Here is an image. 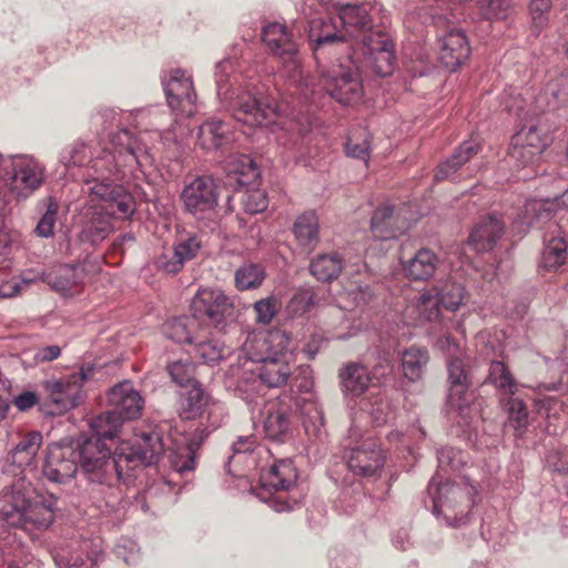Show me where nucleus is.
<instances>
[{"instance_id": "obj_1", "label": "nucleus", "mask_w": 568, "mask_h": 568, "mask_svg": "<svg viewBox=\"0 0 568 568\" xmlns=\"http://www.w3.org/2000/svg\"><path fill=\"white\" fill-rule=\"evenodd\" d=\"M111 142L113 151L95 159L92 166L100 176L85 180L83 187L87 200L81 210L82 230L79 237L93 245L113 231L114 219H126L135 210L132 195L121 185L106 182L104 174L115 175L121 168H142L150 162L145 144L128 130L116 132Z\"/></svg>"}, {"instance_id": "obj_2", "label": "nucleus", "mask_w": 568, "mask_h": 568, "mask_svg": "<svg viewBox=\"0 0 568 568\" xmlns=\"http://www.w3.org/2000/svg\"><path fill=\"white\" fill-rule=\"evenodd\" d=\"M164 452L158 433L143 434L135 444L123 443L111 455V449L99 439H84L79 445L81 468L91 484L113 487L139 465L155 464Z\"/></svg>"}, {"instance_id": "obj_3", "label": "nucleus", "mask_w": 568, "mask_h": 568, "mask_svg": "<svg viewBox=\"0 0 568 568\" xmlns=\"http://www.w3.org/2000/svg\"><path fill=\"white\" fill-rule=\"evenodd\" d=\"M6 178L0 179V215L11 209L13 202L27 200L44 182L43 166L31 156L8 158Z\"/></svg>"}, {"instance_id": "obj_4", "label": "nucleus", "mask_w": 568, "mask_h": 568, "mask_svg": "<svg viewBox=\"0 0 568 568\" xmlns=\"http://www.w3.org/2000/svg\"><path fill=\"white\" fill-rule=\"evenodd\" d=\"M217 95L225 102V108L237 122L251 128L273 123L276 114L275 106L264 103L251 89H230L219 80Z\"/></svg>"}, {"instance_id": "obj_5", "label": "nucleus", "mask_w": 568, "mask_h": 568, "mask_svg": "<svg viewBox=\"0 0 568 568\" xmlns=\"http://www.w3.org/2000/svg\"><path fill=\"white\" fill-rule=\"evenodd\" d=\"M428 491L433 497L434 511L443 515L448 525L460 527L468 521L470 509L475 504L474 487L457 486L449 481L437 484L433 478Z\"/></svg>"}, {"instance_id": "obj_6", "label": "nucleus", "mask_w": 568, "mask_h": 568, "mask_svg": "<svg viewBox=\"0 0 568 568\" xmlns=\"http://www.w3.org/2000/svg\"><path fill=\"white\" fill-rule=\"evenodd\" d=\"M297 480V471L291 460H278L261 475L260 491L257 494L263 500L268 501L276 511H285L293 508L291 501L296 505L297 499L287 496L294 490Z\"/></svg>"}, {"instance_id": "obj_7", "label": "nucleus", "mask_w": 568, "mask_h": 568, "mask_svg": "<svg viewBox=\"0 0 568 568\" xmlns=\"http://www.w3.org/2000/svg\"><path fill=\"white\" fill-rule=\"evenodd\" d=\"M0 500L1 515L12 519L13 524L32 521L38 527H49L53 521V513L44 505H32L30 491L26 490L22 481L14 483L2 490Z\"/></svg>"}, {"instance_id": "obj_8", "label": "nucleus", "mask_w": 568, "mask_h": 568, "mask_svg": "<svg viewBox=\"0 0 568 568\" xmlns=\"http://www.w3.org/2000/svg\"><path fill=\"white\" fill-rule=\"evenodd\" d=\"M448 372V406L459 417L458 423L469 426L477 417L478 410L475 406V393L469 389L470 382L465 369L464 362L459 357L447 361Z\"/></svg>"}, {"instance_id": "obj_9", "label": "nucleus", "mask_w": 568, "mask_h": 568, "mask_svg": "<svg viewBox=\"0 0 568 568\" xmlns=\"http://www.w3.org/2000/svg\"><path fill=\"white\" fill-rule=\"evenodd\" d=\"M321 81L325 91L339 103L351 104L361 99L359 71L353 60L333 64L329 70L322 71Z\"/></svg>"}, {"instance_id": "obj_10", "label": "nucleus", "mask_w": 568, "mask_h": 568, "mask_svg": "<svg viewBox=\"0 0 568 568\" xmlns=\"http://www.w3.org/2000/svg\"><path fill=\"white\" fill-rule=\"evenodd\" d=\"M90 372V368L81 367L79 372L67 377L44 383L48 400L52 407L51 414L60 415L80 405L84 398L83 385Z\"/></svg>"}, {"instance_id": "obj_11", "label": "nucleus", "mask_w": 568, "mask_h": 568, "mask_svg": "<svg viewBox=\"0 0 568 568\" xmlns=\"http://www.w3.org/2000/svg\"><path fill=\"white\" fill-rule=\"evenodd\" d=\"M191 308L195 318H207L214 326L234 318V303L220 288H200L192 300Z\"/></svg>"}, {"instance_id": "obj_12", "label": "nucleus", "mask_w": 568, "mask_h": 568, "mask_svg": "<svg viewBox=\"0 0 568 568\" xmlns=\"http://www.w3.org/2000/svg\"><path fill=\"white\" fill-rule=\"evenodd\" d=\"M79 452L71 445L52 443L47 447L42 466L44 477L55 484H67L78 473Z\"/></svg>"}, {"instance_id": "obj_13", "label": "nucleus", "mask_w": 568, "mask_h": 568, "mask_svg": "<svg viewBox=\"0 0 568 568\" xmlns=\"http://www.w3.org/2000/svg\"><path fill=\"white\" fill-rule=\"evenodd\" d=\"M181 199L187 212L196 219H203L217 206V185L211 176H197L184 186Z\"/></svg>"}, {"instance_id": "obj_14", "label": "nucleus", "mask_w": 568, "mask_h": 568, "mask_svg": "<svg viewBox=\"0 0 568 568\" xmlns=\"http://www.w3.org/2000/svg\"><path fill=\"white\" fill-rule=\"evenodd\" d=\"M364 61L377 75L387 77L394 71V45L381 30L371 31L362 40Z\"/></svg>"}, {"instance_id": "obj_15", "label": "nucleus", "mask_w": 568, "mask_h": 568, "mask_svg": "<svg viewBox=\"0 0 568 568\" xmlns=\"http://www.w3.org/2000/svg\"><path fill=\"white\" fill-rule=\"evenodd\" d=\"M164 90L169 106L185 116L195 111L196 93L192 79L180 69L170 72L169 80L164 82Z\"/></svg>"}, {"instance_id": "obj_16", "label": "nucleus", "mask_w": 568, "mask_h": 568, "mask_svg": "<svg viewBox=\"0 0 568 568\" xmlns=\"http://www.w3.org/2000/svg\"><path fill=\"white\" fill-rule=\"evenodd\" d=\"M262 40L273 54L281 58L288 72L298 71L297 47L283 24L273 22L264 27Z\"/></svg>"}, {"instance_id": "obj_17", "label": "nucleus", "mask_w": 568, "mask_h": 568, "mask_svg": "<svg viewBox=\"0 0 568 568\" xmlns=\"http://www.w3.org/2000/svg\"><path fill=\"white\" fill-rule=\"evenodd\" d=\"M385 463V455L374 439H365L361 445L351 449L347 456L349 470L355 475L375 476Z\"/></svg>"}, {"instance_id": "obj_18", "label": "nucleus", "mask_w": 568, "mask_h": 568, "mask_svg": "<svg viewBox=\"0 0 568 568\" xmlns=\"http://www.w3.org/2000/svg\"><path fill=\"white\" fill-rule=\"evenodd\" d=\"M200 248L201 241L196 236H189L159 254L154 260L155 267L168 274H176L196 256Z\"/></svg>"}, {"instance_id": "obj_19", "label": "nucleus", "mask_w": 568, "mask_h": 568, "mask_svg": "<svg viewBox=\"0 0 568 568\" xmlns=\"http://www.w3.org/2000/svg\"><path fill=\"white\" fill-rule=\"evenodd\" d=\"M108 400L111 410L123 422L139 418L144 406V399L130 382H122L111 388Z\"/></svg>"}, {"instance_id": "obj_20", "label": "nucleus", "mask_w": 568, "mask_h": 568, "mask_svg": "<svg viewBox=\"0 0 568 568\" xmlns=\"http://www.w3.org/2000/svg\"><path fill=\"white\" fill-rule=\"evenodd\" d=\"M252 363L255 367L247 371L267 387L284 386L293 374L286 358L256 357Z\"/></svg>"}, {"instance_id": "obj_21", "label": "nucleus", "mask_w": 568, "mask_h": 568, "mask_svg": "<svg viewBox=\"0 0 568 568\" xmlns=\"http://www.w3.org/2000/svg\"><path fill=\"white\" fill-rule=\"evenodd\" d=\"M410 226L408 219L395 213L389 205L378 207L371 220V230L379 240H390L403 234Z\"/></svg>"}, {"instance_id": "obj_22", "label": "nucleus", "mask_w": 568, "mask_h": 568, "mask_svg": "<svg viewBox=\"0 0 568 568\" xmlns=\"http://www.w3.org/2000/svg\"><path fill=\"white\" fill-rule=\"evenodd\" d=\"M470 54V47L462 30H450L440 40L439 59L449 70H456Z\"/></svg>"}, {"instance_id": "obj_23", "label": "nucleus", "mask_w": 568, "mask_h": 568, "mask_svg": "<svg viewBox=\"0 0 568 568\" xmlns=\"http://www.w3.org/2000/svg\"><path fill=\"white\" fill-rule=\"evenodd\" d=\"M504 229V222L498 216L489 214L475 225L468 243L477 252H488L503 236Z\"/></svg>"}, {"instance_id": "obj_24", "label": "nucleus", "mask_w": 568, "mask_h": 568, "mask_svg": "<svg viewBox=\"0 0 568 568\" xmlns=\"http://www.w3.org/2000/svg\"><path fill=\"white\" fill-rule=\"evenodd\" d=\"M234 141V132L229 123L210 119L202 123L197 132V144L204 150H217Z\"/></svg>"}, {"instance_id": "obj_25", "label": "nucleus", "mask_w": 568, "mask_h": 568, "mask_svg": "<svg viewBox=\"0 0 568 568\" xmlns=\"http://www.w3.org/2000/svg\"><path fill=\"white\" fill-rule=\"evenodd\" d=\"M308 38L314 43V49H317L323 44L346 40L348 34L341 27L337 14L336 17H321L311 20Z\"/></svg>"}, {"instance_id": "obj_26", "label": "nucleus", "mask_w": 568, "mask_h": 568, "mask_svg": "<svg viewBox=\"0 0 568 568\" xmlns=\"http://www.w3.org/2000/svg\"><path fill=\"white\" fill-rule=\"evenodd\" d=\"M290 407L282 402H270L265 406L263 429L265 436L275 442H284L290 428Z\"/></svg>"}, {"instance_id": "obj_27", "label": "nucleus", "mask_w": 568, "mask_h": 568, "mask_svg": "<svg viewBox=\"0 0 568 568\" xmlns=\"http://www.w3.org/2000/svg\"><path fill=\"white\" fill-rule=\"evenodd\" d=\"M439 300L433 290L422 293L413 303L406 306L405 317L414 325L433 322L439 316Z\"/></svg>"}, {"instance_id": "obj_28", "label": "nucleus", "mask_w": 568, "mask_h": 568, "mask_svg": "<svg viewBox=\"0 0 568 568\" xmlns=\"http://www.w3.org/2000/svg\"><path fill=\"white\" fill-rule=\"evenodd\" d=\"M338 21L341 27L345 29L348 37H359L369 34L368 29L369 16L365 6L362 4H343L338 8Z\"/></svg>"}, {"instance_id": "obj_29", "label": "nucleus", "mask_w": 568, "mask_h": 568, "mask_svg": "<svg viewBox=\"0 0 568 568\" xmlns=\"http://www.w3.org/2000/svg\"><path fill=\"white\" fill-rule=\"evenodd\" d=\"M252 343L258 349V357L285 358L286 352L292 349L290 335L282 329H271L254 336Z\"/></svg>"}, {"instance_id": "obj_30", "label": "nucleus", "mask_w": 568, "mask_h": 568, "mask_svg": "<svg viewBox=\"0 0 568 568\" xmlns=\"http://www.w3.org/2000/svg\"><path fill=\"white\" fill-rule=\"evenodd\" d=\"M437 265L438 257L428 248H420L408 260H402L404 274L414 281L428 280L434 275Z\"/></svg>"}, {"instance_id": "obj_31", "label": "nucleus", "mask_w": 568, "mask_h": 568, "mask_svg": "<svg viewBox=\"0 0 568 568\" xmlns=\"http://www.w3.org/2000/svg\"><path fill=\"white\" fill-rule=\"evenodd\" d=\"M83 268L75 265H61L40 274L39 280L55 291H69L83 281Z\"/></svg>"}, {"instance_id": "obj_32", "label": "nucleus", "mask_w": 568, "mask_h": 568, "mask_svg": "<svg viewBox=\"0 0 568 568\" xmlns=\"http://www.w3.org/2000/svg\"><path fill=\"white\" fill-rule=\"evenodd\" d=\"M345 266L344 258L336 252L317 254L308 265L310 273L320 282H333Z\"/></svg>"}, {"instance_id": "obj_33", "label": "nucleus", "mask_w": 568, "mask_h": 568, "mask_svg": "<svg viewBox=\"0 0 568 568\" xmlns=\"http://www.w3.org/2000/svg\"><path fill=\"white\" fill-rule=\"evenodd\" d=\"M339 379L343 392L353 396L365 393L372 382L367 367L357 363H348L339 371Z\"/></svg>"}, {"instance_id": "obj_34", "label": "nucleus", "mask_w": 568, "mask_h": 568, "mask_svg": "<svg viewBox=\"0 0 568 568\" xmlns=\"http://www.w3.org/2000/svg\"><path fill=\"white\" fill-rule=\"evenodd\" d=\"M293 234L297 244L306 252H311L320 241L318 217L313 211L301 214L294 225Z\"/></svg>"}, {"instance_id": "obj_35", "label": "nucleus", "mask_w": 568, "mask_h": 568, "mask_svg": "<svg viewBox=\"0 0 568 568\" xmlns=\"http://www.w3.org/2000/svg\"><path fill=\"white\" fill-rule=\"evenodd\" d=\"M552 217V203L548 200H529L525 203L517 224L520 230L529 227H541L549 223Z\"/></svg>"}, {"instance_id": "obj_36", "label": "nucleus", "mask_w": 568, "mask_h": 568, "mask_svg": "<svg viewBox=\"0 0 568 568\" xmlns=\"http://www.w3.org/2000/svg\"><path fill=\"white\" fill-rule=\"evenodd\" d=\"M537 108L541 112L555 111L568 105V79L560 78L546 85L537 97Z\"/></svg>"}, {"instance_id": "obj_37", "label": "nucleus", "mask_w": 568, "mask_h": 568, "mask_svg": "<svg viewBox=\"0 0 568 568\" xmlns=\"http://www.w3.org/2000/svg\"><path fill=\"white\" fill-rule=\"evenodd\" d=\"M429 362L428 351L412 346L405 349L402 354V372L403 375L410 382L419 381Z\"/></svg>"}, {"instance_id": "obj_38", "label": "nucleus", "mask_w": 568, "mask_h": 568, "mask_svg": "<svg viewBox=\"0 0 568 568\" xmlns=\"http://www.w3.org/2000/svg\"><path fill=\"white\" fill-rule=\"evenodd\" d=\"M478 144L474 141L462 143L450 159L439 164L434 176L435 180L443 181L453 178L457 170L478 152Z\"/></svg>"}, {"instance_id": "obj_39", "label": "nucleus", "mask_w": 568, "mask_h": 568, "mask_svg": "<svg viewBox=\"0 0 568 568\" xmlns=\"http://www.w3.org/2000/svg\"><path fill=\"white\" fill-rule=\"evenodd\" d=\"M189 387L190 389L182 402L180 415L184 419H194L204 414L212 399L210 395L204 392L199 382Z\"/></svg>"}, {"instance_id": "obj_40", "label": "nucleus", "mask_w": 568, "mask_h": 568, "mask_svg": "<svg viewBox=\"0 0 568 568\" xmlns=\"http://www.w3.org/2000/svg\"><path fill=\"white\" fill-rule=\"evenodd\" d=\"M197 318L179 317L168 321L163 331L168 338L176 343L194 344L200 333H194L193 328L197 326Z\"/></svg>"}, {"instance_id": "obj_41", "label": "nucleus", "mask_w": 568, "mask_h": 568, "mask_svg": "<svg viewBox=\"0 0 568 568\" xmlns=\"http://www.w3.org/2000/svg\"><path fill=\"white\" fill-rule=\"evenodd\" d=\"M123 420L112 410L105 412L90 422L93 436L88 439H99L104 443L105 439H113L122 425Z\"/></svg>"}, {"instance_id": "obj_42", "label": "nucleus", "mask_w": 568, "mask_h": 568, "mask_svg": "<svg viewBox=\"0 0 568 568\" xmlns=\"http://www.w3.org/2000/svg\"><path fill=\"white\" fill-rule=\"evenodd\" d=\"M42 445V435L39 432L27 434L13 448L12 459L19 466H29L32 464Z\"/></svg>"}, {"instance_id": "obj_43", "label": "nucleus", "mask_w": 568, "mask_h": 568, "mask_svg": "<svg viewBox=\"0 0 568 568\" xmlns=\"http://www.w3.org/2000/svg\"><path fill=\"white\" fill-rule=\"evenodd\" d=\"M546 246L542 251L541 264L548 271L557 270L567 257V244L560 236L545 237Z\"/></svg>"}, {"instance_id": "obj_44", "label": "nucleus", "mask_w": 568, "mask_h": 568, "mask_svg": "<svg viewBox=\"0 0 568 568\" xmlns=\"http://www.w3.org/2000/svg\"><path fill=\"white\" fill-rule=\"evenodd\" d=\"M224 169L229 175L239 176V183H248L257 175L253 160L245 154H231L225 160Z\"/></svg>"}, {"instance_id": "obj_45", "label": "nucleus", "mask_w": 568, "mask_h": 568, "mask_svg": "<svg viewBox=\"0 0 568 568\" xmlns=\"http://www.w3.org/2000/svg\"><path fill=\"white\" fill-rule=\"evenodd\" d=\"M265 278L263 266L253 263H245L240 266L234 274L235 286L240 291L254 290L258 287Z\"/></svg>"}, {"instance_id": "obj_46", "label": "nucleus", "mask_w": 568, "mask_h": 568, "mask_svg": "<svg viewBox=\"0 0 568 568\" xmlns=\"http://www.w3.org/2000/svg\"><path fill=\"white\" fill-rule=\"evenodd\" d=\"M514 143L529 149V156H540L547 145V139L541 135L535 124L524 125L514 136Z\"/></svg>"}, {"instance_id": "obj_47", "label": "nucleus", "mask_w": 568, "mask_h": 568, "mask_svg": "<svg viewBox=\"0 0 568 568\" xmlns=\"http://www.w3.org/2000/svg\"><path fill=\"white\" fill-rule=\"evenodd\" d=\"M488 381L504 395H513L517 392V383L504 362H491Z\"/></svg>"}, {"instance_id": "obj_48", "label": "nucleus", "mask_w": 568, "mask_h": 568, "mask_svg": "<svg viewBox=\"0 0 568 568\" xmlns=\"http://www.w3.org/2000/svg\"><path fill=\"white\" fill-rule=\"evenodd\" d=\"M39 205L44 211L34 229V232L38 236L50 237L54 233L59 203L54 197L47 196L39 202Z\"/></svg>"}, {"instance_id": "obj_49", "label": "nucleus", "mask_w": 568, "mask_h": 568, "mask_svg": "<svg viewBox=\"0 0 568 568\" xmlns=\"http://www.w3.org/2000/svg\"><path fill=\"white\" fill-rule=\"evenodd\" d=\"M432 290L438 296L439 305L450 311L457 310L465 296L464 287L453 281H446L432 287Z\"/></svg>"}, {"instance_id": "obj_50", "label": "nucleus", "mask_w": 568, "mask_h": 568, "mask_svg": "<svg viewBox=\"0 0 568 568\" xmlns=\"http://www.w3.org/2000/svg\"><path fill=\"white\" fill-rule=\"evenodd\" d=\"M166 371L172 382L180 387H189L197 383L195 379V366L190 361H173L166 365Z\"/></svg>"}, {"instance_id": "obj_51", "label": "nucleus", "mask_w": 568, "mask_h": 568, "mask_svg": "<svg viewBox=\"0 0 568 568\" xmlns=\"http://www.w3.org/2000/svg\"><path fill=\"white\" fill-rule=\"evenodd\" d=\"M194 345L197 356L209 364L219 362L225 355V348L222 343L212 338L204 341L200 334Z\"/></svg>"}, {"instance_id": "obj_52", "label": "nucleus", "mask_w": 568, "mask_h": 568, "mask_svg": "<svg viewBox=\"0 0 568 568\" xmlns=\"http://www.w3.org/2000/svg\"><path fill=\"white\" fill-rule=\"evenodd\" d=\"M346 153L367 162L369 154L368 133L364 130L352 132L346 142Z\"/></svg>"}, {"instance_id": "obj_53", "label": "nucleus", "mask_w": 568, "mask_h": 568, "mask_svg": "<svg viewBox=\"0 0 568 568\" xmlns=\"http://www.w3.org/2000/svg\"><path fill=\"white\" fill-rule=\"evenodd\" d=\"M479 7L488 20H504L514 11L510 0H480Z\"/></svg>"}, {"instance_id": "obj_54", "label": "nucleus", "mask_w": 568, "mask_h": 568, "mask_svg": "<svg viewBox=\"0 0 568 568\" xmlns=\"http://www.w3.org/2000/svg\"><path fill=\"white\" fill-rule=\"evenodd\" d=\"M314 305V294L312 291H298L288 301L286 313L292 317H300L310 312Z\"/></svg>"}, {"instance_id": "obj_55", "label": "nucleus", "mask_w": 568, "mask_h": 568, "mask_svg": "<svg viewBox=\"0 0 568 568\" xmlns=\"http://www.w3.org/2000/svg\"><path fill=\"white\" fill-rule=\"evenodd\" d=\"M280 308V303L274 296L262 298L254 303L256 321L262 324H268L274 318Z\"/></svg>"}, {"instance_id": "obj_56", "label": "nucleus", "mask_w": 568, "mask_h": 568, "mask_svg": "<svg viewBox=\"0 0 568 568\" xmlns=\"http://www.w3.org/2000/svg\"><path fill=\"white\" fill-rule=\"evenodd\" d=\"M171 465L178 473L191 471L195 468V453L190 447H183L171 455Z\"/></svg>"}, {"instance_id": "obj_57", "label": "nucleus", "mask_w": 568, "mask_h": 568, "mask_svg": "<svg viewBox=\"0 0 568 568\" xmlns=\"http://www.w3.org/2000/svg\"><path fill=\"white\" fill-rule=\"evenodd\" d=\"M242 203L245 212L256 214L267 207V197L263 190L253 189L244 194Z\"/></svg>"}, {"instance_id": "obj_58", "label": "nucleus", "mask_w": 568, "mask_h": 568, "mask_svg": "<svg viewBox=\"0 0 568 568\" xmlns=\"http://www.w3.org/2000/svg\"><path fill=\"white\" fill-rule=\"evenodd\" d=\"M509 420L516 429H524L528 426V412L523 400L511 398L508 400Z\"/></svg>"}, {"instance_id": "obj_59", "label": "nucleus", "mask_w": 568, "mask_h": 568, "mask_svg": "<svg viewBox=\"0 0 568 568\" xmlns=\"http://www.w3.org/2000/svg\"><path fill=\"white\" fill-rule=\"evenodd\" d=\"M438 464L443 469L450 468L453 470H458L466 464V462L464 460L463 453L460 450L452 447H445L438 452Z\"/></svg>"}, {"instance_id": "obj_60", "label": "nucleus", "mask_w": 568, "mask_h": 568, "mask_svg": "<svg viewBox=\"0 0 568 568\" xmlns=\"http://www.w3.org/2000/svg\"><path fill=\"white\" fill-rule=\"evenodd\" d=\"M365 409L368 412L376 425L385 424L390 416L389 403L382 397H375L373 402H369L366 405Z\"/></svg>"}, {"instance_id": "obj_61", "label": "nucleus", "mask_w": 568, "mask_h": 568, "mask_svg": "<svg viewBox=\"0 0 568 568\" xmlns=\"http://www.w3.org/2000/svg\"><path fill=\"white\" fill-rule=\"evenodd\" d=\"M546 466L552 473L568 475V449L550 450L546 457Z\"/></svg>"}, {"instance_id": "obj_62", "label": "nucleus", "mask_w": 568, "mask_h": 568, "mask_svg": "<svg viewBox=\"0 0 568 568\" xmlns=\"http://www.w3.org/2000/svg\"><path fill=\"white\" fill-rule=\"evenodd\" d=\"M552 7V0H530L529 10L532 22L537 28H541L547 22V14Z\"/></svg>"}, {"instance_id": "obj_63", "label": "nucleus", "mask_w": 568, "mask_h": 568, "mask_svg": "<svg viewBox=\"0 0 568 568\" xmlns=\"http://www.w3.org/2000/svg\"><path fill=\"white\" fill-rule=\"evenodd\" d=\"M292 382L302 393H308L313 387L312 369L308 365H301L296 374H292Z\"/></svg>"}, {"instance_id": "obj_64", "label": "nucleus", "mask_w": 568, "mask_h": 568, "mask_svg": "<svg viewBox=\"0 0 568 568\" xmlns=\"http://www.w3.org/2000/svg\"><path fill=\"white\" fill-rule=\"evenodd\" d=\"M34 277H22V278H12L8 282H4L0 285V296L1 297H13L18 295L23 285H28L34 282Z\"/></svg>"}]
</instances>
